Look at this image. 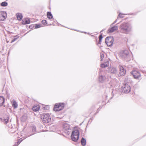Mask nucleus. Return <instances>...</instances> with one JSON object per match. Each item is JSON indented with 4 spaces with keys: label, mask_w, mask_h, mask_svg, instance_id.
Instances as JSON below:
<instances>
[{
    "label": "nucleus",
    "mask_w": 146,
    "mask_h": 146,
    "mask_svg": "<svg viewBox=\"0 0 146 146\" xmlns=\"http://www.w3.org/2000/svg\"><path fill=\"white\" fill-rule=\"evenodd\" d=\"M131 76L136 79H139L141 77L140 74H131Z\"/></svg>",
    "instance_id": "11"
},
{
    "label": "nucleus",
    "mask_w": 146,
    "mask_h": 146,
    "mask_svg": "<svg viewBox=\"0 0 146 146\" xmlns=\"http://www.w3.org/2000/svg\"><path fill=\"white\" fill-rule=\"evenodd\" d=\"M102 35H100L99 36V42H100L102 38Z\"/></svg>",
    "instance_id": "26"
},
{
    "label": "nucleus",
    "mask_w": 146,
    "mask_h": 146,
    "mask_svg": "<svg viewBox=\"0 0 146 146\" xmlns=\"http://www.w3.org/2000/svg\"><path fill=\"white\" fill-rule=\"evenodd\" d=\"M124 75H125L124 74L123 75V76H124Z\"/></svg>",
    "instance_id": "32"
},
{
    "label": "nucleus",
    "mask_w": 146,
    "mask_h": 146,
    "mask_svg": "<svg viewBox=\"0 0 146 146\" xmlns=\"http://www.w3.org/2000/svg\"><path fill=\"white\" fill-rule=\"evenodd\" d=\"M16 17L18 20L20 21L23 18V15L21 13H18L16 14Z\"/></svg>",
    "instance_id": "17"
},
{
    "label": "nucleus",
    "mask_w": 146,
    "mask_h": 146,
    "mask_svg": "<svg viewBox=\"0 0 146 146\" xmlns=\"http://www.w3.org/2000/svg\"><path fill=\"white\" fill-rule=\"evenodd\" d=\"M42 121L44 123H47L51 121L50 114L49 113L43 114L42 116Z\"/></svg>",
    "instance_id": "3"
},
{
    "label": "nucleus",
    "mask_w": 146,
    "mask_h": 146,
    "mask_svg": "<svg viewBox=\"0 0 146 146\" xmlns=\"http://www.w3.org/2000/svg\"><path fill=\"white\" fill-rule=\"evenodd\" d=\"M109 63L108 61L104 63L101 64L100 66L102 68H105L109 66Z\"/></svg>",
    "instance_id": "13"
},
{
    "label": "nucleus",
    "mask_w": 146,
    "mask_h": 146,
    "mask_svg": "<svg viewBox=\"0 0 146 146\" xmlns=\"http://www.w3.org/2000/svg\"><path fill=\"white\" fill-rule=\"evenodd\" d=\"M40 106L38 105H35L32 108V110L35 111H36L39 110Z\"/></svg>",
    "instance_id": "16"
},
{
    "label": "nucleus",
    "mask_w": 146,
    "mask_h": 146,
    "mask_svg": "<svg viewBox=\"0 0 146 146\" xmlns=\"http://www.w3.org/2000/svg\"><path fill=\"white\" fill-rule=\"evenodd\" d=\"M7 3L5 2H3L1 4V5L2 7H5L7 6Z\"/></svg>",
    "instance_id": "23"
},
{
    "label": "nucleus",
    "mask_w": 146,
    "mask_h": 146,
    "mask_svg": "<svg viewBox=\"0 0 146 146\" xmlns=\"http://www.w3.org/2000/svg\"><path fill=\"white\" fill-rule=\"evenodd\" d=\"M12 104V106L14 109L18 107V104L15 100H13Z\"/></svg>",
    "instance_id": "12"
},
{
    "label": "nucleus",
    "mask_w": 146,
    "mask_h": 146,
    "mask_svg": "<svg viewBox=\"0 0 146 146\" xmlns=\"http://www.w3.org/2000/svg\"><path fill=\"white\" fill-rule=\"evenodd\" d=\"M9 117L8 116L5 117L3 119H2L3 121H4L5 124L9 122Z\"/></svg>",
    "instance_id": "18"
},
{
    "label": "nucleus",
    "mask_w": 146,
    "mask_h": 146,
    "mask_svg": "<svg viewBox=\"0 0 146 146\" xmlns=\"http://www.w3.org/2000/svg\"><path fill=\"white\" fill-rule=\"evenodd\" d=\"M117 27L116 26H114L111 28L109 29L107 31V33H111L117 31Z\"/></svg>",
    "instance_id": "10"
},
{
    "label": "nucleus",
    "mask_w": 146,
    "mask_h": 146,
    "mask_svg": "<svg viewBox=\"0 0 146 146\" xmlns=\"http://www.w3.org/2000/svg\"><path fill=\"white\" fill-rule=\"evenodd\" d=\"M7 13L4 11H0V21H3L7 17Z\"/></svg>",
    "instance_id": "8"
},
{
    "label": "nucleus",
    "mask_w": 146,
    "mask_h": 146,
    "mask_svg": "<svg viewBox=\"0 0 146 146\" xmlns=\"http://www.w3.org/2000/svg\"><path fill=\"white\" fill-rule=\"evenodd\" d=\"M40 27V25L39 24H36L35 26V28L37 29L39 28Z\"/></svg>",
    "instance_id": "29"
},
{
    "label": "nucleus",
    "mask_w": 146,
    "mask_h": 146,
    "mask_svg": "<svg viewBox=\"0 0 146 146\" xmlns=\"http://www.w3.org/2000/svg\"><path fill=\"white\" fill-rule=\"evenodd\" d=\"M63 130L66 134L69 135L70 134L71 129L70 127V125L68 124L64 123L63 124Z\"/></svg>",
    "instance_id": "5"
},
{
    "label": "nucleus",
    "mask_w": 146,
    "mask_h": 146,
    "mask_svg": "<svg viewBox=\"0 0 146 146\" xmlns=\"http://www.w3.org/2000/svg\"><path fill=\"white\" fill-rule=\"evenodd\" d=\"M12 33H10L9 36H10L11 38H14V39H13L11 41V43H12L15 41V40H17V39L19 37H17V36H13L12 35Z\"/></svg>",
    "instance_id": "14"
},
{
    "label": "nucleus",
    "mask_w": 146,
    "mask_h": 146,
    "mask_svg": "<svg viewBox=\"0 0 146 146\" xmlns=\"http://www.w3.org/2000/svg\"><path fill=\"white\" fill-rule=\"evenodd\" d=\"M106 77L104 74H99V81L101 83L103 82L106 79Z\"/></svg>",
    "instance_id": "9"
},
{
    "label": "nucleus",
    "mask_w": 146,
    "mask_h": 146,
    "mask_svg": "<svg viewBox=\"0 0 146 146\" xmlns=\"http://www.w3.org/2000/svg\"><path fill=\"white\" fill-rule=\"evenodd\" d=\"M82 145L83 146H85L86 145V140L83 137H82L81 140Z\"/></svg>",
    "instance_id": "20"
},
{
    "label": "nucleus",
    "mask_w": 146,
    "mask_h": 146,
    "mask_svg": "<svg viewBox=\"0 0 146 146\" xmlns=\"http://www.w3.org/2000/svg\"><path fill=\"white\" fill-rule=\"evenodd\" d=\"M125 52H126V53H127V54H128L129 53H128V51H127L125 50Z\"/></svg>",
    "instance_id": "31"
},
{
    "label": "nucleus",
    "mask_w": 146,
    "mask_h": 146,
    "mask_svg": "<svg viewBox=\"0 0 146 146\" xmlns=\"http://www.w3.org/2000/svg\"><path fill=\"white\" fill-rule=\"evenodd\" d=\"M42 23L43 24H47V22L46 20H43L42 21Z\"/></svg>",
    "instance_id": "27"
},
{
    "label": "nucleus",
    "mask_w": 146,
    "mask_h": 146,
    "mask_svg": "<svg viewBox=\"0 0 146 146\" xmlns=\"http://www.w3.org/2000/svg\"><path fill=\"white\" fill-rule=\"evenodd\" d=\"M64 107V104L63 103L56 104L53 110L55 111H59L62 110Z\"/></svg>",
    "instance_id": "4"
},
{
    "label": "nucleus",
    "mask_w": 146,
    "mask_h": 146,
    "mask_svg": "<svg viewBox=\"0 0 146 146\" xmlns=\"http://www.w3.org/2000/svg\"><path fill=\"white\" fill-rule=\"evenodd\" d=\"M131 88L130 86L127 84H125V85L122 87V91L126 93H128L131 91Z\"/></svg>",
    "instance_id": "7"
},
{
    "label": "nucleus",
    "mask_w": 146,
    "mask_h": 146,
    "mask_svg": "<svg viewBox=\"0 0 146 146\" xmlns=\"http://www.w3.org/2000/svg\"><path fill=\"white\" fill-rule=\"evenodd\" d=\"M47 17L48 19H50L53 18L52 15L50 12H48L47 13Z\"/></svg>",
    "instance_id": "21"
},
{
    "label": "nucleus",
    "mask_w": 146,
    "mask_h": 146,
    "mask_svg": "<svg viewBox=\"0 0 146 146\" xmlns=\"http://www.w3.org/2000/svg\"><path fill=\"white\" fill-rule=\"evenodd\" d=\"M22 141V139H20L18 141V142L15 144L14 145L16 146H17L19 145V144Z\"/></svg>",
    "instance_id": "25"
},
{
    "label": "nucleus",
    "mask_w": 146,
    "mask_h": 146,
    "mask_svg": "<svg viewBox=\"0 0 146 146\" xmlns=\"http://www.w3.org/2000/svg\"><path fill=\"white\" fill-rule=\"evenodd\" d=\"M30 23V20L28 19H24L22 21V23L23 25L28 24Z\"/></svg>",
    "instance_id": "15"
},
{
    "label": "nucleus",
    "mask_w": 146,
    "mask_h": 146,
    "mask_svg": "<svg viewBox=\"0 0 146 146\" xmlns=\"http://www.w3.org/2000/svg\"><path fill=\"white\" fill-rule=\"evenodd\" d=\"M123 15L122 14H119V16L120 17H121V18H123Z\"/></svg>",
    "instance_id": "30"
},
{
    "label": "nucleus",
    "mask_w": 146,
    "mask_h": 146,
    "mask_svg": "<svg viewBox=\"0 0 146 146\" xmlns=\"http://www.w3.org/2000/svg\"><path fill=\"white\" fill-rule=\"evenodd\" d=\"M36 130V127L35 126H33V127L32 131L33 132H35Z\"/></svg>",
    "instance_id": "28"
},
{
    "label": "nucleus",
    "mask_w": 146,
    "mask_h": 146,
    "mask_svg": "<svg viewBox=\"0 0 146 146\" xmlns=\"http://www.w3.org/2000/svg\"><path fill=\"white\" fill-rule=\"evenodd\" d=\"M131 28L129 23L127 22L123 23L120 26V29L121 33H127L131 30Z\"/></svg>",
    "instance_id": "1"
},
{
    "label": "nucleus",
    "mask_w": 146,
    "mask_h": 146,
    "mask_svg": "<svg viewBox=\"0 0 146 146\" xmlns=\"http://www.w3.org/2000/svg\"><path fill=\"white\" fill-rule=\"evenodd\" d=\"M79 131L78 130L73 131L72 133L71 138L72 140L76 142L78 140L79 138Z\"/></svg>",
    "instance_id": "2"
},
{
    "label": "nucleus",
    "mask_w": 146,
    "mask_h": 146,
    "mask_svg": "<svg viewBox=\"0 0 146 146\" xmlns=\"http://www.w3.org/2000/svg\"><path fill=\"white\" fill-rule=\"evenodd\" d=\"M105 42L108 46H111L112 45L113 42V37L110 36L107 37L106 39Z\"/></svg>",
    "instance_id": "6"
},
{
    "label": "nucleus",
    "mask_w": 146,
    "mask_h": 146,
    "mask_svg": "<svg viewBox=\"0 0 146 146\" xmlns=\"http://www.w3.org/2000/svg\"><path fill=\"white\" fill-rule=\"evenodd\" d=\"M120 71L121 72H123V73H125L126 71L125 69H124L123 67L122 66H120Z\"/></svg>",
    "instance_id": "22"
},
{
    "label": "nucleus",
    "mask_w": 146,
    "mask_h": 146,
    "mask_svg": "<svg viewBox=\"0 0 146 146\" xmlns=\"http://www.w3.org/2000/svg\"><path fill=\"white\" fill-rule=\"evenodd\" d=\"M100 60L102 61L103 60V59L104 58V54L103 52H101L100 53Z\"/></svg>",
    "instance_id": "24"
},
{
    "label": "nucleus",
    "mask_w": 146,
    "mask_h": 146,
    "mask_svg": "<svg viewBox=\"0 0 146 146\" xmlns=\"http://www.w3.org/2000/svg\"><path fill=\"white\" fill-rule=\"evenodd\" d=\"M5 99L3 96H0V106H2L4 103Z\"/></svg>",
    "instance_id": "19"
}]
</instances>
